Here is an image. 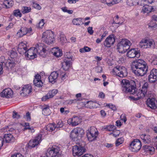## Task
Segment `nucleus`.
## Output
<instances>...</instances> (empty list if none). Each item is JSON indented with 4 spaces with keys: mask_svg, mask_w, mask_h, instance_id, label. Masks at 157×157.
Here are the masks:
<instances>
[{
    "mask_svg": "<svg viewBox=\"0 0 157 157\" xmlns=\"http://www.w3.org/2000/svg\"><path fill=\"white\" fill-rule=\"evenodd\" d=\"M13 92L10 88H8L3 90L0 93V96L2 98H11L13 97Z\"/></svg>",
    "mask_w": 157,
    "mask_h": 157,
    "instance_id": "12",
    "label": "nucleus"
},
{
    "mask_svg": "<svg viewBox=\"0 0 157 157\" xmlns=\"http://www.w3.org/2000/svg\"><path fill=\"white\" fill-rule=\"evenodd\" d=\"M149 81L151 82H154L157 80V70L153 69L150 72L148 76Z\"/></svg>",
    "mask_w": 157,
    "mask_h": 157,
    "instance_id": "19",
    "label": "nucleus"
},
{
    "mask_svg": "<svg viewBox=\"0 0 157 157\" xmlns=\"http://www.w3.org/2000/svg\"><path fill=\"white\" fill-rule=\"evenodd\" d=\"M127 4L130 6H132L136 5L137 3V0H127Z\"/></svg>",
    "mask_w": 157,
    "mask_h": 157,
    "instance_id": "45",
    "label": "nucleus"
},
{
    "mask_svg": "<svg viewBox=\"0 0 157 157\" xmlns=\"http://www.w3.org/2000/svg\"><path fill=\"white\" fill-rule=\"evenodd\" d=\"M138 58H139L138 57ZM144 66H147L146 63L143 60L138 59V69H139V67Z\"/></svg>",
    "mask_w": 157,
    "mask_h": 157,
    "instance_id": "42",
    "label": "nucleus"
},
{
    "mask_svg": "<svg viewBox=\"0 0 157 157\" xmlns=\"http://www.w3.org/2000/svg\"><path fill=\"white\" fill-rule=\"evenodd\" d=\"M137 54V51L135 48H132L129 50L127 53V56L129 58H134Z\"/></svg>",
    "mask_w": 157,
    "mask_h": 157,
    "instance_id": "30",
    "label": "nucleus"
},
{
    "mask_svg": "<svg viewBox=\"0 0 157 157\" xmlns=\"http://www.w3.org/2000/svg\"><path fill=\"white\" fill-rule=\"evenodd\" d=\"M3 4L7 8H10L13 5V2L11 0H5Z\"/></svg>",
    "mask_w": 157,
    "mask_h": 157,
    "instance_id": "38",
    "label": "nucleus"
},
{
    "mask_svg": "<svg viewBox=\"0 0 157 157\" xmlns=\"http://www.w3.org/2000/svg\"><path fill=\"white\" fill-rule=\"evenodd\" d=\"M13 15L16 17H21L22 16V14L19 9L14 10L13 12Z\"/></svg>",
    "mask_w": 157,
    "mask_h": 157,
    "instance_id": "44",
    "label": "nucleus"
},
{
    "mask_svg": "<svg viewBox=\"0 0 157 157\" xmlns=\"http://www.w3.org/2000/svg\"><path fill=\"white\" fill-rule=\"evenodd\" d=\"M14 138L11 134H5L4 136V141L5 140L6 143H10L14 140Z\"/></svg>",
    "mask_w": 157,
    "mask_h": 157,
    "instance_id": "32",
    "label": "nucleus"
},
{
    "mask_svg": "<svg viewBox=\"0 0 157 157\" xmlns=\"http://www.w3.org/2000/svg\"><path fill=\"white\" fill-rule=\"evenodd\" d=\"M131 68L132 72L136 75H137V59H136L132 62Z\"/></svg>",
    "mask_w": 157,
    "mask_h": 157,
    "instance_id": "33",
    "label": "nucleus"
},
{
    "mask_svg": "<svg viewBox=\"0 0 157 157\" xmlns=\"http://www.w3.org/2000/svg\"><path fill=\"white\" fill-rule=\"evenodd\" d=\"M151 63L152 65H157V56H154L153 57Z\"/></svg>",
    "mask_w": 157,
    "mask_h": 157,
    "instance_id": "54",
    "label": "nucleus"
},
{
    "mask_svg": "<svg viewBox=\"0 0 157 157\" xmlns=\"http://www.w3.org/2000/svg\"><path fill=\"white\" fill-rule=\"evenodd\" d=\"M120 19L118 15H117L114 18L113 23L118 24L121 25H122L123 21L121 22L119 21Z\"/></svg>",
    "mask_w": 157,
    "mask_h": 157,
    "instance_id": "46",
    "label": "nucleus"
},
{
    "mask_svg": "<svg viewBox=\"0 0 157 157\" xmlns=\"http://www.w3.org/2000/svg\"><path fill=\"white\" fill-rule=\"evenodd\" d=\"M58 93V90L53 89L49 91L45 96V98H52Z\"/></svg>",
    "mask_w": 157,
    "mask_h": 157,
    "instance_id": "34",
    "label": "nucleus"
},
{
    "mask_svg": "<svg viewBox=\"0 0 157 157\" xmlns=\"http://www.w3.org/2000/svg\"><path fill=\"white\" fill-rule=\"evenodd\" d=\"M151 139L150 136L146 135L144 138V142L145 143H149L151 142Z\"/></svg>",
    "mask_w": 157,
    "mask_h": 157,
    "instance_id": "50",
    "label": "nucleus"
},
{
    "mask_svg": "<svg viewBox=\"0 0 157 157\" xmlns=\"http://www.w3.org/2000/svg\"><path fill=\"white\" fill-rule=\"evenodd\" d=\"M82 101V99H67L64 103L66 104H71L72 103H77L80 104L81 101Z\"/></svg>",
    "mask_w": 157,
    "mask_h": 157,
    "instance_id": "31",
    "label": "nucleus"
},
{
    "mask_svg": "<svg viewBox=\"0 0 157 157\" xmlns=\"http://www.w3.org/2000/svg\"><path fill=\"white\" fill-rule=\"evenodd\" d=\"M85 144L81 142L76 143V145L74 146L72 148L73 154L74 156H80L86 151L84 147Z\"/></svg>",
    "mask_w": 157,
    "mask_h": 157,
    "instance_id": "4",
    "label": "nucleus"
},
{
    "mask_svg": "<svg viewBox=\"0 0 157 157\" xmlns=\"http://www.w3.org/2000/svg\"><path fill=\"white\" fill-rule=\"evenodd\" d=\"M84 134V130L80 128H76L71 132L70 137L74 140H80Z\"/></svg>",
    "mask_w": 157,
    "mask_h": 157,
    "instance_id": "5",
    "label": "nucleus"
},
{
    "mask_svg": "<svg viewBox=\"0 0 157 157\" xmlns=\"http://www.w3.org/2000/svg\"><path fill=\"white\" fill-rule=\"evenodd\" d=\"M140 47L142 48H155V42L152 40L143 39L140 43Z\"/></svg>",
    "mask_w": 157,
    "mask_h": 157,
    "instance_id": "9",
    "label": "nucleus"
},
{
    "mask_svg": "<svg viewBox=\"0 0 157 157\" xmlns=\"http://www.w3.org/2000/svg\"><path fill=\"white\" fill-rule=\"evenodd\" d=\"M88 32L90 35H92L94 31L93 30L92 27H89L87 29Z\"/></svg>",
    "mask_w": 157,
    "mask_h": 157,
    "instance_id": "61",
    "label": "nucleus"
},
{
    "mask_svg": "<svg viewBox=\"0 0 157 157\" xmlns=\"http://www.w3.org/2000/svg\"><path fill=\"white\" fill-rule=\"evenodd\" d=\"M111 73L113 75L123 78L127 75V69L124 67L117 66L113 68Z\"/></svg>",
    "mask_w": 157,
    "mask_h": 157,
    "instance_id": "6",
    "label": "nucleus"
},
{
    "mask_svg": "<svg viewBox=\"0 0 157 157\" xmlns=\"http://www.w3.org/2000/svg\"><path fill=\"white\" fill-rule=\"evenodd\" d=\"M124 140V139L123 137H121L117 139L116 143V146H117L122 144L123 143Z\"/></svg>",
    "mask_w": 157,
    "mask_h": 157,
    "instance_id": "49",
    "label": "nucleus"
},
{
    "mask_svg": "<svg viewBox=\"0 0 157 157\" xmlns=\"http://www.w3.org/2000/svg\"><path fill=\"white\" fill-rule=\"evenodd\" d=\"M115 41L114 35L113 34L109 35L105 40L104 44L105 46L107 48H110L113 44Z\"/></svg>",
    "mask_w": 157,
    "mask_h": 157,
    "instance_id": "15",
    "label": "nucleus"
},
{
    "mask_svg": "<svg viewBox=\"0 0 157 157\" xmlns=\"http://www.w3.org/2000/svg\"><path fill=\"white\" fill-rule=\"evenodd\" d=\"M37 50L35 47H32L25 51L24 54L27 59H33L37 57Z\"/></svg>",
    "mask_w": 157,
    "mask_h": 157,
    "instance_id": "7",
    "label": "nucleus"
},
{
    "mask_svg": "<svg viewBox=\"0 0 157 157\" xmlns=\"http://www.w3.org/2000/svg\"><path fill=\"white\" fill-rule=\"evenodd\" d=\"M12 117L13 118L18 119L20 117V115L18 114L17 112L15 111H13V112Z\"/></svg>",
    "mask_w": 157,
    "mask_h": 157,
    "instance_id": "53",
    "label": "nucleus"
},
{
    "mask_svg": "<svg viewBox=\"0 0 157 157\" xmlns=\"http://www.w3.org/2000/svg\"><path fill=\"white\" fill-rule=\"evenodd\" d=\"M31 27L27 28L25 27H22L19 30L17 33V36L19 37H21L26 35L27 33H30L32 31Z\"/></svg>",
    "mask_w": 157,
    "mask_h": 157,
    "instance_id": "14",
    "label": "nucleus"
},
{
    "mask_svg": "<svg viewBox=\"0 0 157 157\" xmlns=\"http://www.w3.org/2000/svg\"><path fill=\"white\" fill-rule=\"evenodd\" d=\"M59 148L58 146H53L49 152L46 153L47 157H62V155L59 152Z\"/></svg>",
    "mask_w": 157,
    "mask_h": 157,
    "instance_id": "8",
    "label": "nucleus"
},
{
    "mask_svg": "<svg viewBox=\"0 0 157 157\" xmlns=\"http://www.w3.org/2000/svg\"><path fill=\"white\" fill-rule=\"evenodd\" d=\"M121 83L122 91L126 93L134 94L136 92V84L135 82L131 80L123 79Z\"/></svg>",
    "mask_w": 157,
    "mask_h": 157,
    "instance_id": "1",
    "label": "nucleus"
},
{
    "mask_svg": "<svg viewBox=\"0 0 157 157\" xmlns=\"http://www.w3.org/2000/svg\"><path fill=\"white\" fill-rule=\"evenodd\" d=\"M58 76V74L56 72L53 71L52 72L48 78L49 82H55Z\"/></svg>",
    "mask_w": 157,
    "mask_h": 157,
    "instance_id": "27",
    "label": "nucleus"
},
{
    "mask_svg": "<svg viewBox=\"0 0 157 157\" xmlns=\"http://www.w3.org/2000/svg\"><path fill=\"white\" fill-rule=\"evenodd\" d=\"M137 142V139H135L130 144L129 149L133 152H136L137 146L136 144Z\"/></svg>",
    "mask_w": 157,
    "mask_h": 157,
    "instance_id": "29",
    "label": "nucleus"
},
{
    "mask_svg": "<svg viewBox=\"0 0 157 157\" xmlns=\"http://www.w3.org/2000/svg\"><path fill=\"white\" fill-rule=\"evenodd\" d=\"M82 121V118L80 116H74L68 120V123L73 126L78 125Z\"/></svg>",
    "mask_w": 157,
    "mask_h": 157,
    "instance_id": "16",
    "label": "nucleus"
},
{
    "mask_svg": "<svg viewBox=\"0 0 157 157\" xmlns=\"http://www.w3.org/2000/svg\"><path fill=\"white\" fill-rule=\"evenodd\" d=\"M33 7L35 9H37L38 10H40L41 8V7L40 6L39 4L37 3H36L34 2H33Z\"/></svg>",
    "mask_w": 157,
    "mask_h": 157,
    "instance_id": "52",
    "label": "nucleus"
},
{
    "mask_svg": "<svg viewBox=\"0 0 157 157\" xmlns=\"http://www.w3.org/2000/svg\"><path fill=\"white\" fill-rule=\"evenodd\" d=\"M27 129H29L30 130L29 132H30L31 133H33L35 132V130L33 127H30L29 126L28 127L24 128V130Z\"/></svg>",
    "mask_w": 157,
    "mask_h": 157,
    "instance_id": "59",
    "label": "nucleus"
},
{
    "mask_svg": "<svg viewBox=\"0 0 157 157\" xmlns=\"http://www.w3.org/2000/svg\"><path fill=\"white\" fill-rule=\"evenodd\" d=\"M42 41L48 44L54 43L55 41L54 33L50 30H47L44 32L42 34Z\"/></svg>",
    "mask_w": 157,
    "mask_h": 157,
    "instance_id": "3",
    "label": "nucleus"
},
{
    "mask_svg": "<svg viewBox=\"0 0 157 157\" xmlns=\"http://www.w3.org/2000/svg\"><path fill=\"white\" fill-rule=\"evenodd\" d=\"M140 86H142L141 90H140L138 92V98H143L147 92V89L148 86V83L144 81L140 82Z\"/></svg>",
    "mask_w": 157,
    "mask_h": 157,
    "instance_id": "10",
    "label": "nucleus"
},
{
    "mask_svg": "<svg viewBox=\"0 0 157 157\" xmlns=\"http://www.w3.org/2000/svg\"><path fill=\"white\" fill-rule=\"evenodd\" d=\"M98 135V131L95 130V129L93 128L89 130L87 132L86 136L88 140L90 141H92L96 139Z\"/></svg>",
    "mask_w": 157,
    "mask_h": 157,
    "instance_id": "11",
    "label": "nucleus"
},
{
    "mask_svg": "<svg viewBox=\"0 0 157 157\" xmlns=\"http://www.w3.org/2000/svg\"><path fill=\"white\" fill-rule=\"evenodd\" d=\"M24 117L28 121H29L31 120L30 114L29 112H28L26 113V115L24 116Z\"/></svg>",
    "mask_w": 157,
    "mask_h": 157,
    "instance_id": "55",
    "label": "nucleus"
},
{
    "mask_svg": "<svg viewBox=\"0 0 157 157\" xmlns=\"http://www.w3.org/2000/svg\"><path fill=\"white\" fill-rule=\"evenodd\" d=\"M56 126L54 124H49L46 127V129L48 131L52 132L54 130Z\"/></svg>",
    "mask_w": 157,
    "mask_h": 157,
    "instance_id": "39",
    "label": "nucleus"
},
{
    "mask_svg": "<svg viewBox=\"0 0 157 157\" xmlns=\"http://www.w3.org/2000/svg\"><path fill=\"white\" fill-rule=\"evenodd\" d=\"M32 87L29 84L25 85L20 91V94L23 97L28 96L32 92Z\"/></svg>",
    "mask_w": 157,
    "mask_h": 157,
    "instance_id": "13",
    "label": "nucleus"
},
{
    "mask_svg": "<svg viewBox=\"0 0 157 157\" xmlns=\"http://www.w3.org/2000/svg\"><path fill=\"white\" fill-rule=\"evenodd\" d=\"M72 23L74 25H79L83 24L82 22V19L81 18H74L72 20Z\"/></svg>",
    "mask_w": 157,
    "mask_h": 157,
    "instance_id": "37",
    "label": "nucleus"
},
{
    "mask_svg": "<svg viewBox=\"0 0 157 157\" xmlns=\"http://www.w3.org/2000/svg\"><path fill=\"white\" fill-rule=\"evenodd\" d=\"M42 135L39 134L34 140H30L29 144V147H34L37 146L41 141Z\"/></svg>",
    "mask_w": 157,
    "mask_h": 157,
    "instance_id": "17",
    "label": "nucleus"
},
{
    "mask_svg": "<svg viewBox=\"0 0 157 157\" xmlns=\"http://www.w3.org/2000/svg\"><path fill=\"white\" fill-rule=\"evenodd\" d=\"M27 43L26 41H23L19 44L17 51L20 54H24L25 51L27 50Z\"/></svg>",
    "mask_w": 157,
    "mask_h": 157,
    "instance_id": "18",
    "label": "nucleus"
},
{
    "mask_svg": "<svg viewBox=\"0 0 157 157\" xmlns=\"http://www.w3.org/2000/svg\"><path fill=\"white\" fill-rule=\"evenodd\" d=\"M149 27L152 28H155L157 26V24L154 21H151L148 24Z\"/></svg>",
    "mask_w": 157,
    "mask_h": 157,
    "instance_id": "51",
    "label": "nucleus"
},
{
    "mask_svg": "<svg viewBox=\"0 0 157 157\" xmlns=\"http://www.w3.org/2000/svg\"><path fill=\"white\" fill-rule=\"evenodd\" d=\"M121 0H113L108 4V6H111L112 5L119 3Z\"/></svg>",
    "mask_w": 157,
    "mask_h": 157,
    "instance_id": "48",
    "label": "nucleus"
},
{
    "mask_svg": "<svg viewBox=\"0 0 157 157\" xmlns=\"http://www.w3.org/2000/svg\"><path fill=\"white\" fill-rule=\"evenodd\" d=\"M120 118L121 120L123 121L124 123H125L127 121L126 116L124 114H122Z\"/></svg>",
    "mask_w": 157,
    "mask_h": 157,
    "instance_id": "58",
    "label": "nucleus"
},
{
    "mask_svg": "<svg viewBox=\"0 0 157 157\" xmlns=\"http://www.w3.org/2000/svg\"><path fill=\"white\" fill-rule=\"evenodd\" d=\"M11 157H23V156L21 154L17 153L12 155Z\"/></svg>",
    "mask_w": 157,
    "mask_h": 157,
    "instance_id": "64",
    "label": "nucleus"
},
{
    "mask_svg": "<svg viewBox=\"0 0 157 157\" xmlns=\"http://www.w3.org/2000/svg\"><path fill=\"white\" fill-rule=\"evenodd\" d=\"M91 48L87 46H85L83 48H82L79 49V52L81 53H84L90 52Z\"/></svg>",
    "mask_w": 157,
    "mask_h": 157,
    "instance_id": "43",
    "label": "nucleus"
},
{
    "mask_svg": "<svg viewBox=\"0 0 157 157\" xmlns=\"http://www.w3.org/2000/svg\"><path fill=\"white\" fill-rule=\"evenodd\" d=\"M107 106H109V107L113 111H115L117 110V108L116 106L112 104H107Z\"/></svg>",
    "mask_w": 157,
    "mask_h": 157,
    "instance_id": "56",
    "label": "nucleus"
},
{
    "mask_svg": "<svg viewBox=\"0 0 157 157\" xmlns=\"http://www.w3.org/2000/svg\"><path fill=\"white\" fill-rule=\"evenodd\" d=\"M63 125V124L62 122L61 121H59L57 123V125L56 126V128L57 129L59 128L62 127Z\"/></svg>",
    "mask_w": 157,
    "mask_h": 157,
    "instance_id": "60",
    "label": "nucleus"
},
{
    "mask_svg": "<svg viewBox=\"0 0 157 157\" xmlns=\"http://www.w3.org/2000/svg\"><path fill=\"white\" fill-rule=\"evenodd\" d=\"M116 127L114 125H110L107 128V129L109 131H112Z\"/></svg>",
    "mask_w": 157,
    "mask_h": 157,
    "instance_id": "57",
    "label": "nucleus"
},
{
    "mask_svg": "<svg viewBox=\"0 0 157 157\" xmlns=\"http://www.w3.org/2000/svg\"><path fill=\"white\" fill-rule=\"evenodd\" d=\"M71 61L70 59L68 58L64 59V61L62 63V67L65 71L68 70L70 66Z\"/></svg>",
    "mask_w": 157,
    "mask_h": 157,
    "instance_id": "26",
    "label": "nucleus"
},
{
    "mask_svg": "<svg viewBox=\"0 0 157 157\" xmlns=\"http://www.w3.org/2000/svg\"><path fill=\"white\" fill-rule=\"evenodd\" d=\"M52 53L54 56L59 57L63 55L62 51L59 48H53L52 49Z\"/></svg>",
    "mask_w": 157,
    "mask_h": 157,
    "instance_id": "25",
    "label": "nucleus"
},
{
    "mask_svg": "<svg viewBox=\"0 0 157 157\" xmlns=\"http://www.w3.org/2000/svg\"><path fill=\"white\" fill-rule=\"evenodd\" d=\"M147 66L139 67V69H138V74L140 76H144L147 73Z\"/></svg>",
    "mask_w": 157,
    "mask_h": 157,
    "instance_id": "28",
    "label": "nucleus"
},
{
    "mask_svg": "<svg viewBox=\"0 0 157 157\" xmlns=\"http://www.w3.org/2000/svg\"><path fill=\"white\" fill-rule=\"evenodd\" d=\"M147 105L152 109L157 108V101L155 99H147L146 101Z\"/></svg>",
    "mask_w": 157,
    "mask_h": 157,
    "instance_id": "22",
    "label": "nucleus"
},
{
    "mask_svg": "<svg viewBox=\"0 0 157 157\" xmlns=\"http://www.w3.org/2000/svg\"><path fill=\"white\" fill-rule=\"evenodd\" d=\"M44 24V19H42L40 21L39 23L36 25V27L38 28H42L43 27Z\"/></svg>",
    "mask_w": 157,
    "mask_h": 157,
    "instance_id": "47",
    "label": "nucleus"
},
{
    "mask_svg": "<svg viewBox=\"0 0 157 157\" xmlns=\"http://www.w3.org/2000/svg\"><path fill=\"white\" fill-rule=\"evenodd\" d=\"M153 9V7L146 5L143 6L142 10L144 13H148L152 12Z\"/></svg>",
    "mask_w": 157,
    "mask_h": 157,
    "instance_id": "35",
    "label": "nucleus"
},
{
    "mask_svg": "<svg viewBox=\"0 0 157 157\" xmlns=\"http://www.w3.org/2000/svg\"><path fill=\"white\" fill-rule=\"evenodd\" d=\"M13 25V24L12 22H10L8 25V26H7L6 29V30H9L10 29L12 28Z\"/></svg>",
    "mask_w": 157,
    "mask_h": 157,
    "instance_id": "63",
    "label": "nucleus"
},
{
    "mask_svg": "<svg viewBox=\"0 0 157 157\" xmlns=\"http://www.w3.org/2000/svg\"><path fill=\"white\" fill-rule=\"evenodd\" d=\"M31 10V8L30 7L23 6L22 7L21 11L23 14H24L30 12Z\"/></svg>",
    "mask_w": 157,
    "mask_h": 157,
    "instance_id": "40",
    "label": "nucleus"
},
{
    "mask_svg": "<svg viewBox=\"0 0 157 157\" xmlns=\"http://www.w3.org/2000/svg\"><path fill=\"white\" fill-rule=\"evenodd\" d=\"M120 133V132L119 131L115 130L113 132V134L114 136L116 137L118 136Z\"/></svg>",
    "mask_w": 157,
    "mask_h": 157,
    "instance_id": "62",
    "label": "nucleus"
},
{
    "mask_svg": "<svg viewBox=\"0 0 157 157\" xmlns=\"http://www.w3.org/2000/svg\"><path fill=\"white\" fill-rule=\"evenodd\" d=\"M98 104L96 101H87L85 102H83L82 101H81L80 105L82 106H85L89 108H94L97 107V105Z\"/></svg>",
    "mask_w": 157,
    "mask_h": 157,
    "instance_id": "21",
    "label": "nucleus"
},
{
    "mask_svg": "<svg viewBox=\"0 0 157 157\" xmlns=\"http://www.w3.org/2000/svg\"><path fill=\"white\" fill-rule=\"evenodd\" d=\"M5 59L4 57L1 56L0 57V63L2 64L5 63L7 67H10L11 68L13 67L15 65V62L13 61H12L11 60L9 59L6 62H5Z\"/></svg>",
    "mask_w": 157,
    "mask_h": 157,
    "instance_id": "23",
    "label": "nucleus"
},
{
    "mask_svg": "<svg viewBox=\"0 0 157 157\" xmlns=\"http://www.w3.org/2000/svg\"><path fill=\"white\" fill-rule=\"evenodd\" d=\"M41 76L38 74H37L35 76L33 80V83L34 85L36 87H41L43 83L42 82Z\"/></svg>",
    "mask_w": 157,
    "mask_h": 157,
    "instance_id": "20",
    "label": "nucleus"
},
{
    "mask_svg": "<svg viewBox=\"0 0 157 157\" xmlns=\"http://www.w3.org/2000/svg\"><path fill=\"white\" fill-rule=\"evenodd\" d=\"M51 113L49 106L48 105H45L42 109V114L44 116H48Z\"/></svg>",
    "mask_w": 157,
    "mask_h": 157,
    "instance_id": "36",
    "label": "nucleus"
},
{
    "mask_svg": "<svg viewBox=\"0 0 157 157\" xmlns=\"http://www.w3.org/2000/svg\"><path fill=\"white\" fill-rule=\"evenodd\" d=\"M131 45L129 40L126 39H122L118 43L117 49L119 53H124L130 48Z\"/></svg>",
    "mask_w": 157,
    "mask_h": 157,
    "instance_id": "2",
    "label": "nucleus"
},
{
    "mask_svg": "<svg viewBox=\"0 0 157 157\" xmlns=\"http://www.w3.org/2000/svg\"><path fill=\"white\" fill-rule=\"evenodd\" d=\"M8 54L10 56V57L14 59L17 56V53L16 51L13 50L9 51L8 52Z\"/></svg>",
    "mask_w": 157,
    "mask_h": 157,
    "instance_id": "41",
    "label": "nucleus"
},
{
    "mask_svg": "<svg viewBox=\"0 0 157 157\" xmlns=\"http://www.w3.org/2000/svg\"><path fill=\"white\" fill-rule=\"evenodd\" d=\"M37 50V53L40 54L43 52L44 53L45 52L46 50L45 48V46L44 44L39 43L37 44L35 48Z\"/></svg>",
    "mask_w": 157,
    "mask_h": 157,
    "instance_id": "24",
    "label": "nucleus"
}]
</instances>
